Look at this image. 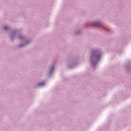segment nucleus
<instances>
[{
  "instance_id": "obj_2",
  "label": "nucleus",
  "mask_w": 131,
  "mask_h": 131,
  "mask_svg": "<svg viewBox=\"0 0 131 131\" xmlns=\"http://www.w3.org/2000/svg\"><path fill=\"white\" fill-rule=\"evenodd\" d=\"M8 29H9V28H8V27H4V30H8Z\"/></svg>"
},
{
  "instance_id": "obj_1",
  "label": "nucleus",
  "mask_w": 131,
  "mask_h": 131,
  "mask_svg": "<svg viewBox=\"0 0 131 131\" xmlns=\"http://www.w3.org/2000/svg\"><path fill=\"white\" fill-rule=\"evenodd\" d=\"M45 82H41V83H39L38 85H39V86H41L42 85H45Z\"/></svg>"
},
{
  "instance_id": "obj_3",
  "label": "nucleus",
  "mask_w": 131,
  "mask_h": 131,
  "mask_svg": "<svg viewBox=\"0 0 131 131\" xmlns=\"http://www.w3.org/2000/svg\"><path fill=\"white\" fill-rule=\"evenodd\" d=\"M19 38H21V37H20Z\"/></svg>"
}]
</instances>
